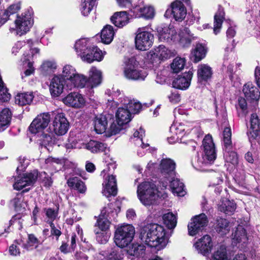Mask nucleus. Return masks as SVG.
Masks as SVG:
<instances>
[{
  "mask_svg": "<svg viewBox=\"0 0 260 260\" xmlns=\"http://www.w3.org/2000/svg\"><path fill=\"white\" fill-rule=\"evenodd\" d=\"M164 228L157 224H148L140 230L139 238L148 246L160 249L167 244Z\"/></svg>",
  "mask_w": 260,
  "mask_h": 260,
  "instance_id": "1",
  "label": "nucleus"
},
{
  "mask_svg": "<svg viewBox=\"0 0 260 260\" xmlns=\"http://www.w3.org/2000/svg\"><path fill=\"white\" fill-rule=\"evenodd\" d=\"M137 196L143 205L150 206L156 204L157 200L162 194L153 182H144L138 186Z\"/></svg>",
  "mask_w": 260,
  "mask_h": 260,
  "instance_id": "2",
  "label": "nucleus"
},
{
  "mask_svg": "<svg viewBox=\"0 0 260 260\" xmlns=\"http://www.w3.org/2000/svg\"><path fill=\"white\" fill-rule=\"evenodd\" d=\"M135 234L134 227L125 224L118 227L115 232L114 242L120 248L126 247L132 242Z\"/></svg>",
  "mask_w": 260,
  "mask_h": 260,
  "instance_id": "3",
  "label": "nucleus"
},
{
  "mask_svg": "<svg viewBox=\"0 0 260 260\" xmlns=\"http://www.w3.org/2000/svg\"><path fill=\"white\" fill-rule=\"evenodd\" d=\"M123 74L126 79L134 81L144 80L147 76V72L140 69L139 62L134 57L129 58L126 62Z\"/></svg>",
  "mask_w": 260,
  "mask_h": 260,
  "instance_id": "4",
  "label": "nucleus"
},
{
  "mask_svg": "<svg viewBox=\"0 0 260 260\" xmlns=\"http://www.w3.org/2000/svg\"><path fill=\"white\" fill-rule=\"evenodd\" d=\"M203 149L202 157L199 159V163L203 165L212 164L216 157V155L215 145L211 136L207 135L204 138Z\"/></svg>",
  "mask_w": 260,
  "mask_h": 260,
  "instance_id": "5",
  "label": "nucleus"
},
{
  "mask_svg": "<svg viewBox=\"0 0 260 260\" xmlns=\"http://www.w3.org/2000/svg\"><path fill=\"white\" fill-rule=\"evenodd\" d=\"M176 164L170 158H165L161 160L159 165L160 177L161 180H164L163 186L166 187L167 181H170L175 177Z\"/></svg>",
  "mask_w": 260,
  "mask_h": 260,
  "instance_id": "6",
  "label": "nucleus"
},
{
  "mask_svg": "<svg viewBox=\"0 0 260 260\" xmlns=\"http://www.w3.org/2000/svg\"><path fill=\"white\" fill-rule=\"evenodd\" d=\"M15 28H10V30H15L16 34L21 36L29 31L32 26L33 21L30 13L26 11L21 15H18L15 20Z\"/></svg>",
  "mask_w": 260,
  "mask_h": 260,
  "instance_id": "7",
  "label": "nucleus"
},
{
  "mask_svg": "<svg viewBox=\"0 0 260 260\" xmlns=\"http://www.w3.org/2000/svg\"><path fill=\"white\" fill-rule=\"evenodd\" d=\"M139 28L135 37V45L137 49L141 51L148 50L152 45L153 35L151 32Z\"/></svg>",
  "mask_w": 260,
  "mask_h": 260,
  "instance_id": "8",
  "label": "nucleus"
},
{
  "mask_svg": "<svg viewBox=\"0 0 260 260\" xmlns=\"http://www.w3.org/2000/svg\"><path fill=\"white\" fill-rule=\"evenodd\" d=\"M208 222L207 216L204 213L194 216L188 224L189 235L193 236L202 232Z\"/></svg>",
  "mask_w": 260,
  "mask_h": 260,
  "instance_id": "9",
  "label": "nucleus"
},
{
  "mask_svg": "<svg viewBox=\"0 0 260 260\" xmlns=\"http://www.w3.org/2000/svg\"><path fill=\"white\" fill-rule=\"evenodd\" d=\"M38 176L37 171L25 174L22 176H18L15 178V182L13 184V187L16 190H21L23 188L33 185L36 181Z\"/></svg>",
  "mask_w": 260,
  "mask_h": 260,
  "instance_id": "10",
  "label": "nucleus"
},
{
  "mask_svg": "<svg viewBox=\"0 0 260 260\" xmlns=\"http://www.w3.org/2000/svg\"><path fill=\"white\" fill-rule=\"evenodd\" d=\"M50 121V115L48 113L40 114L32 121L29 130L32 134H37L47 127Z\"/></svg>",
  "mask_w": 260,
  "mask_h": 260,
  "instance_id": "11",
  "label": "nucleus"
},
{
  "mask_svg": "<svg viewBox=\"0 0 260 260\" xmlns=\"http://www.w3.org/2000/svg\"><path fill=\"white\" fill-rule=\"evenodd\" d=\"M52 124L53 131L57 135H64L69 127V122L65 117L64 114L62 113L56 114Z\"/></svg>",
  "mask_w": 260,
  "mask_h": 260,
  "instance_id": "12",
  "label": "nucleus"
},
{
  "mask_svg": "<svg viewBox=\"0 0 260 260\" xmlns=\"http://www.w3.org/2000/svg\"><path fill=\"white\" fill-rule=\"evenodd\" d=\"M131 12L135 17H143L146 19L153 18L155 15L154 9L150 6H136L131 9Z\"/></svg>",
  "mask_w": 260,
  "mask_h": 260,
  "instance_id": "13",
  "label": "nucleus"
},
{
  "mask_svg": "<svg viewBox=\"0 0 260 260\" xmlns=\"http://www.w3.org/2000/svg\"><path fill=\"white\" fill-rule=\"evenodd\" d=\"M32 41L31 40H28L26 46L29 49V53H25L23 54L24 60L23 62H25L27 63V67L28 68L24 72L25 76L30 75L34 73V69L32 67V62L31 61V59L33 57L34 55L39 52V49L37 48H32Z\"/></svg>",
  "mask_w": 260,
  "mask_h": 260,
  "instance_id": "14",
  "label": "nucleus"
},
{
  "mask_svg": "<svg viewBox=\"0 0 260 260\" xmlns=\"http://www.w3.org/2000/svg\"><path fill=\"white\" fill-rule=\"evenodd\" d=\"M104 189L103 193L107 197L111 196H115L117 194V182L115 176L108 175L105 178L103 184Z\"/></svg>",
  "mask_w": 260,
  "mask_h": 260,
  "instance_id": "15",
  "label": "nucleus"
},
{
  "mask_svg": "<svg viewBox=\"0 0 260 260\" xmlns=\"http://www.w3.org/2000/svg\"><path fill=\"white\" fill-rule=\"evenodd\" d=\"M198 252L206 255L211 252L212 247L211 238L208 235H206L199 239L194 244Z\"/></svg>",
  "mask_w": 260,
  "mask_h": 260,
  "instance_id": "16",
  "label": "nucleus"
},
{
  "mask_svg": "<svg viewBox=\"0 0 260 260\" xmlns=\"http://www.w3.org/2000/svg\"><path fill=\"white\" fill-rule=\"evenodd\" d=\"M64 79L60 76H55L50 82L49 90L52 96L57 97L63 92Z\"/></svg>",
  "mask_w": 260,
  "mask_h": 260,
  "instance_id": "17",
  "label": "nucleus"
},
{
  "mask_svg": "<svg viewBox=\"0 0 260 260\" xmlns=\"http://www.w3.org/2000/svg\"><path fill=\"white\" fill-rule=\"evenodd\" d=\"M63 102L72 107L81 108L84 105L85 100L81 94L72 92L63 99Z\"/></svg>",
  "mask_w": 260,
  "mask_h": 260,
  "instance_id": "18",
  "label": "nucleus"
},
{
  "mask_svg": "<svg viewBox=\"0 0 260 260\" xmlns=\"http://www.w3.org/2000/svg\"><path fill=\"white\" fill-rule=\"evenodd\" d=\"M192 77V72L188 71L184 73L182 76H179L173 81V87L180 89L187 88L190 85Z\"/></svg>",
  "mask_w": 260,
  "mask_h": 260,
  "instance_id": "19",
  "label": "nucleus"
},
{
  "mask_svg": "<svg viewBox=\"0 0 260 260\" xmlns=\"http://www.w3.org/2000/svg\"><path fill=\"white\" fill-rule=\"evenodd\" d=\"M102 80V72L94 67L91 68L89 71L87 79V88H93L99 85Z\"/></svg>",
  "mask_w": 260,
  "mask_h": 260,
  "instance_id": "20",
  "label": "nucleus"
},
{
  "mask_svg": "<svg viewBox=\"0 0 260 260\" xmlns=\"http://www.w3.org/2000/svg\"><path fill=\"white\" fill-rule=\"evenodd\" d=\"M151 54V59L154 61L167 59L172 56V53L164 45H159L154 49Z\"/></svg>",
  "mask_w": 260,
  "mask_h": 260,
  "instance_id": "21",
  "label": "nucleus"
},
{
  "mask_svg": "<svg viewBox=\"0 0 260 260\" xmlns=\"http://www.w3.org/2000/svg\"><path fill=\"white\" fill-rule=\"evenodd\" d=\"M80 149H86L92 153H98L100 152L106 151L107 145L95 140H90L88 142L82 143L81 146L78 147Z\"/></svg>",
  "mask_w": 260,
  "mask_h": 260,
  "instance_id": "22",
  "label": "nucleus"
},
{
  "mask_svg": "<svg viewBox=\"0 0 260 260\" xmlns=\"http://www.w3.org/2000/svg\"><path fill=\"white\" fill-rule=\"evenodd\" d=\"M243 92L247 100L257 101L259 99L258 89L251 82H248L243 86Z\"/></svg>",
  "mask_w": 260,
  "mask_h": 260,
  "instance_id": "23",
  "label": "nucleus"
},
{
  "mask_svg": "<svg viewBox=\"0 0 260 260\" xmlns=\"http://www.w3.org/2000/svg\"><path fill=\"white\" fill-rule=\"evenodd\" d=\"M210 260H230L228 258L226 247L223 245L218 247L217 250L214 253L212 258ZM233 260H247L245 255L238 254L235 256Z\"/></svg>",
  "mask_w": 260,
  "mask_h": 260,
  "instance_id": "24",
  "label": "nucleus"
},
{
  "mask_svg": "<svg viewBox=\"0 0 260 260\" xmlns=\"http://www.w3.org/2000/svg\"><path fill=\"white\" fill-rule=\"evenodd\" d=\"M250 135L260 144V126L258 116L254 113L251 115Z\"/></svg>",
  "mask_w": 260,
  "mask_h": 260,
  "instance_id": "25",
  "label": "nucleus"
},
{
  "mask_svg": "<svg viewBox=\"0 0 260 260\" xmlns=\"http://www.w3.org/2000/svg\"><path fill=\"white\" fill-rule=\"evenodd\" d=\"M174 18L176 20H182L186 16V10L182 2L176 1L172 3Z\"/></svg>",
  "mask_w": 260,
  "mask_h": 260,
  "instance_id": "26",
  "label": "nucleus"
},
{
  "mask_svg": "<svg viewBox=\"0 0 260 260\" xmlns=\"http://www.w3.org/2000/svg\"><path fill=\"white\" fill-rule=\"evenodd\" d=\"M177 35L173 27H164L159 31L158 37L161 41L170 42H175Z\"/></svg>",
  "mask_w": 260,
  "mask_h": 260,
  "instance_id": "27",
  "label": "nucleus"
},
{
  "mask_svg": "<svg viewBox=\"0 0 260 260\" xmlns=\"http://www.w3.org/2000/svg\"><path fill=\"white\" fill-rule=\"evenodd\" d=\"M109 207H105L102 211L99 218L97 220V224L99 228L102 231H106L109 229L111 219L110 213L108 212Z\"/></svg>",
  "mask_w": 260,
  "mask_h": 260,
  "instance_id": "28",
  "label": "nucleus"
},
{
  "mask_svg": "<svg viewBox=\"0 0 260 260\" xmlns=\"http://www.w3.org/2000/svg\"><path fill=\"white\" fill-rule=\"evenodd\" d=\"M111 20L116 26L122 27L128 23L129 18L126 11H121L115 13Z\"/></svg>",
  "mask_w": 260,
  "mask_h": 260,
  "instance_id": "29",
  "label": "nucleus"
},
{
  "mask_svg": "<svg viewBox=\"0 0 260 260\" xmlns=\"http://www.w3.org/2000/svg\"><path fill=\"white\" fill-rule=\"evenodd\" d=\"M91 45L87 39L82 38L76 42L74 48L78 55L80 56L81 58H82V56L88 51V49L91 47Z\"/></svg>",
  "mask_w": 260,
  "mask_h": 260,
  "instance_id": "30",
  "label": "nucleus"
},
{
  "mask_svg": "<svg viewBox=\"0 0 260 260\" xmlns=\"http://www.w3.org/2000/svg\"><path fill=\"white\" fill-rule=\"evenodd\" d=\"M107 119L105 115L100 114L95 116L94 120V127L96 133H104L107 129Z\"/></svg>",
  "mask_w": 260,
  "mask_h": 260,
  "instance_id": "31",
  "label": "nucleus"
},
{
  "mask_svg": "<svg viewBox=\"0 0 260 260\" xmlns=\"http://www.w3.org/2000/svg\"><path fill=\"white\" fill-rule=\"evenodd\" d=\"M120 99H121L120 101L121 104L129 110L131 113H137L140 111L142 108L141 104L139 102L131 100L128 97H124L122 99L120 97Z\"/></svg>",
  "mask_w": 260,
  "mask_h": 260,
  "instance_id": "32",
  "label": "nucleus"
},
{
  "mask_svg": "<svg viewBox=\"0 0 260 260\" xmlns=\"http://www.w3.org/2000/svg\"><path fill=\"white\" fill-rule=\"evenodd\" d=\"M116 117L118 123L126 124L131 120V113L126 108H118L116 113Z\"/></svg>",
  "mask_w": 260,
  "mask_h": 260,
  "instance_id": "33",
  "label": "nucleus"
},
{
  "mask_svg": "<svg viewBox=\"0 0 260 260\" xmlns=\"http://www.w3.org/2000/svg\"><path fill=\"white\" fill-rule=\"evenodd\" d=\"M212 71L211 68L207 64H202L198 66V81L202 82L207 81L211 77Z\"/></svg>",
  "mask_w": 260,
  "mask_h": 260,
  "instance_id": "34",
  "label": "nucleus"
},
{
  "mask_svg": "<svg viewBox=\"0 0 260 260\" xmlns=\"http://www.w3.org/2000/svg\"><path fill=\"white\" fill-rule=\"evenodd\" d=\"M170 183V187L172 192L174 194H176L178 196L183 197L185 194V191L184 189V184L180 182V180L175 177L170 181H167V182Z\"/></svg>",
  "mask_w": 260,
  "mask_h": 260,
  "instance_id": "35",
  "label": "nucleus"
},
{
  "mask_svg": "<svg viewBox=\"0 0 260 260\" xmlns=\"http://www.w3.org/2000/svg\"><path fill=\"white\" fill-rule=\"evenodd\" d=\"M114 30L112 26L106 25L101 31V41L104 44H109L113 40Z\"/></svg>",
  "mask_w": 260,
  "mask_h": 260,
  "instance_id": "36",
  "label": "nucleus"
},
{
  "mask_svg": "<svg viewBox=\"0 0 260 260\" xmlns=\"http://www.w3.org/2000/svg\"><path fill=\"white\" fill-rule=\"evenodd\" d=\"M11 120V112L8 108L4 109L0 113V132L7 128Z\"/></svg>",
  "mask_w": 260,
  "mask_h": 260,
  "instance_id": "37",
  "label": "nucleus"
},
{
  "mask_svg": "<svg viewBox=\"0 0 260 260\" xmlns=\"http://www.w3.org/2000/svg\"><path fill=\"white\" fill-rule=\"evenodd\" d=\"M215 229L216 231L220 235H225L230 232V222L224 218L217 219Z\"/></svg>",
  "mask_w": 260,
  "mask_h": 260,
  "instance_id": "38",
  "label": "nucleus"
},
{
  "mask_svg": "<svg viewBox=\"0 0 260 260\" xmlns=\"http://www.w3.org/2000/svg\"><path fill=\"white\" fill-rule=\"evenodd\" d=\"M207 53V48L203 44L198 43L194 49L192 51V54L194 57V61L199 62L204 58Z\"/></svg>",
  "mask_w": 260,
  "mask_h": 260,
  "instance_id": "39",
  "label": "nucleus"
},
{
  "mask_svg": "<svg viewBox=\"0 0 260 260\" xmlns=\"http://www.w3.org/2000/svg\"><path fill=\"white\" fill-rule=\"evenodd\" d=\"M224 19V12L223 9L219 7L218 11L214 15V32L215 35L219 32Z\"/></svg>",
  "mask_w": 260,
  "mask_h": 260,
  "instance_id": "40",
  "label": "nucleus"
},
{
  "mask_svg": "<svg viewBox=\"0 0 260 260\" xmlns=\"http://www.w3.org/2000/svg\"><path fill=\"white\" fill-rule=\"evenodd\" d=\"M34 98L32 92H24L18 93L15 96L16 104L23 106L30 104Z\"/></svg>",
  "mask_w": 260,
  "mask_h": 260,
  "instance_id": "41",
  "label": "nucleus"
},
{
  "mask_svg": "<svg viewBox=\"0 0 260 260\" xmlns=\"http://www.w3.org/2000/svg\"><path fill=\"white\" fill-rule=\"evenodd\" d=\"M145 247L138 243H133L128 246L127 250V253L132 256L138 257L144 253Z\"/></svg>",
  "mask_w": 260,
  "mask_h": 260,
  "instance_id": "42",
  "label": "nucleus"
},
{
  "mask_svg": "<svg viewBox=\"0 0 260 260\" xmlns=\"http://www.w3.org/2000/svg\"><path fill=\"white\" fill-rule=\"evenodd\" d=\"M236 209L235 203L230 200H225L218 206L219 211L226 214H232Z\"/></svg>",
  "mask_w": 260,
  "mask_h": 260,
  "instance_id": "43",
  "label": "nucleus"
},
{
  "mask_svg": "<svg viewBox=\"0 0 260 260\" xmlns=\"http://www.w3.org/2000/svg\"><path fill=\"white\" fill-rule=\"evenodd\" d=\"M67 183L70 187L78 190L80 193H84L86 191V188L84 183L77 177L70 178Z\"/></svg>",
  "mask_w": 260,
  "mask_h": 260,
  "instance_id": "44",
  "label": "nucleus"
},
{
  "mask_svg": "<svg viewBox=\"0 0 260 260\" xmlns=\"http://www.w3.org/2000/svg\"><path fill=\"white\" fill-rule=\"evenodd\" d=\"M193 39V37L190 30L185 27L180 34V44L183 47H188Z\"/></svg>",
  "mask_w": 260,
  "mask_h": 260,
  "instance_id": "45",
  "label": "nucleus"
},
{
  "mask_svg": "<svg viewBox=\"0 0 260 260\" xmlns=\"http://www.w3.org/2000/svg\"><path fill=\"white\" fill-rule=\"evenodd\" d=\"M144 130L140 127L139 130L135 131L133 134V137H131V140L135 142L136 145H140L142 148H146L149 146L148 144H144L143 142L142 139L144 135Z\"/></svg>",
  "mask_w": 260,
  "mask_h": 260,
  "instance_id": "46",
  "label": "nucleus"
},
{
  "mask_svg": "<svg viewBox=\"0 0 260 260\" xmlns=\"http://www.w3.org/2000/svg\"><path fill=\"white\" fill-rule=\"evenodd\" d=\"M71 82L75 87L78 88L87 87V79L83 75L77 73Z\"/></svg>",
  "mask_w": 260,
  "mask_h": 260,
  "instance_id": "47",
  "label": "nucleus"
},
{
  "mask_svg": "<svg viewBox=\"0 0 260 260\" xmlns=\"http://www.w3.org/2000/svg\"><path fill=\"white\" fill-rule=\"evenodd\" d=\"M164 224L169 229H174L177 224V219L172 212H168L164 214L162 216Z\"/></svg>",
  "mask_w": 260,
  "mask_h": 260,
  "instance_id": "48",
  "label": "nucleus"
},
{
  "mask_svg": "<svg viewBox=\"0 0 260 260\" xmlns=\"http://www.w3.org/2000/svg\"><path fill=\"white\" fill-rule=\"evenodd\" d=\"M230 147L228 149L225 148V153L224 154V157L225 161L227 162H230L233 165H236L238 162V157L237 154L234 151H231Z\"/></svg>",
  "mask_w": 260,
  "mask_h": 260,
  "instance_id": "49",
  "label": "nucleus"
},
{
  "mask_svg": "<svg viewBox=\"0 0 260 260\" xmlns=\"http://www.w3.org/2000/svg\"><path fill=\"white\" fill-rule=\"evenodd\" d=\"M77 71L74 67L71 65H66L62 69L61 77L64 80H71L77 73Z\"/></svg>",
  "mask_w": 260,
  "mask_h": 260,
  "instance_id": "50",
  "label": "nucleus"
},
{
  "mask_svg": "<svg viewBox=\"0 0 260 260\" xmlns=\"http://www.w3.org/2000/svg\"><path fill=\"white\" fill-rule=\"evenodd\" d=\"M95 0H82L81 11L83 15L87 16L95 6Z\"/></svg>",
  "mask_w": 260,
  "mask_h": 260,
  "instance_id": "51",
  "label": "nucleus"
},
{
  "mask_svg": "<svg viewBox=\"0 0 260 260\" xmlns=\"http://www.w3.org/2000/svg\"><path fill=\"white\" fill-rule=\"evenodd\" d=\"M233 236V239L236 240L238 242L245 243L247 240L246 231L241 225L238 226Z\"/></svg>",
  "mask_w": 260,
  "mask_h": 260,
  "instance_id": "52",
  "label": "nucleus"
},
{
  "mask_svg": "<svg viewBox=\"0 0 260 260\" xmlns=\"http://www.w3.org/2000/svg\"><path fill=\"white\" fill-rule=\"evenodd\" d=\"M56 69V62L52 60H46L42 63L41 70L42 72L47 75L50 74Z\"/></svg>",
  "mask_w": 260,
  "mask_h": 260,
  "instance_id": "53",
  "label": "nucleus"
},
{
  "mask_svg": "<svg viewBox=\"0 0 260 260\" xmlns=\"http://www.w3.org/2000/svg\"><path fill=\"white\" fill-rule=\"evenodd\" d=\"M185 63V61L184 58L176 57L173 60L171 67L174 73H177L184 68Z\"/></svg>",
  "mask_w": 260,
  "mask_h": 260,
  "instance_id": "54",
  "label": "nucleus"
},
{
  "mask_svg": "<svg viewBox=\"0 0 260 260\" xmlns=\"http://www.w3.org/2000/svg\"><path fill=\"white\" fill-rule=\"evenodd\" d=\"M92 51H93V55H89L88 54V58H86V62L91 63L94 60L98 61H101L103 58V55L102 51L96 47H92Z\"/></svg>",
  "mask_w": 260,
  "mask_h": 260,
  "instance_id": "55",
  "label": "nucleus"
},
{
  "mask_svg": "<svg viewBox=\"0 0 260 260\" xmlns=\"http://www.w3.org/2000/svg\"><path fill=\"white\" fill-rule=\"evenodd\" d=\"M232 132L230 127H225L223 132V141L224 148L226 149L232 147Z\"/></svg>",
  "mask_w": 260,
  "mask_h": 260,
  "instance_id": "56",
  "label": "nucleus"
},
{
  "mask_svg": "<svg viewBox=\"0 0 260 260\" xmlns=\"http://www.w3.org/2000/svg\"><path fill=\"white\" fill-rule=\"evenodd\" d=\"M44 211L48 218L47 222L49 224L50 222H53L57 216V211L52 208H45Z\"/></svg>",
  "mask_w": 260,
  "mask_h": 260,
  "instance_id": "57",
  "label": "nucleus"
},
{
  "mask_svg": "<svg viewBox=\"0 0 260 260\" xmlns=\"http://www.w3.org/2000/svg\"><path fill=\"white\" fill-rule=\"evenodd\" d=\"M11 94L6 87L0 89V102H7L10 100Z\"/></svg>",
  "mask_w": 260,
  "mask_h": 260,
  "instance_id": "58",
  "label": "nucleus"
},
{
  "mask_svg": "<svg viewBox=\"0 0 260 260\" xmlns=\"http://www.w3.org/2000/svg\"><path fill=\"white\" fill-rule=\"evenodd\" d=\"M20 8L21 4L19 2L11 5L7 10L5 11V12L7 13V15L10 17L11 15L16 13L20 9Z\"/></svg>",
  "mask_w": 260,
  "mask_h": 260,
  "instance_id": "59",
  "label": "nucleus"
},
{
  "mask_svg": "<svg viewBox=\"0 0 260 260\" xmlns=\"http://www.w3.org/2000/svg\"><path fill=\"white\" fill-rule=\"evenodd\" d=\"M29 160L25 157H20L19 158V165L17 168V171L18 172L23 171L28 166Z\"/></svg>",
  "mask_w": 260,
  "mask_h": 260,
  "instance_id": "60",
  "label": "nucleus"
},
{
  "mask_svg": "<svg viewBox=\"0 0 260 260\" xmlns=\"http://www.w3.org/2000/svg\"><path fill=\"white\" fill-rule=\"evenodd\" d=\"M38 242V239L32 234L28 235V241L27 244L24 245V247L27 250L30 249V247H32L35 244Z\"/></svg>",
  "mask_w": 260,
  "mask_h": 260,
  "instance_id": "61",
  "label": "nucleus"
},
{
  "mask_svg": "<svg viewBox=\"0 0 260 260\" xmlns=\"http://www.w3.org/2000/svg\"><path fill=\"white\" fill-rule=\"evenodd\" d=\"M124 124H119L117 121V123H113L110 127V132L112 135H116L120 132L123 129L122 126Z\"/></svg>",
  "mask_w": 260,
  "mask_h": 260,
  "instance_id": "62",
  "label": "nucleus"
},
{
  "mask_svg": "<svg viewBox=\"0 0 260 260\" xmlns=\"http://www.w3.org/2000/svg\"><path fill=\"white\" fill-rule=\"evenodd\" d=\"M107 258L106 260H121L120 254L115 250H112L110 252L106 254Z\"/></svg>",
  "mask_w": 260,
  "mask_h": 260,
  "instance_id": "63",
  "label": "nucleus"
},
{
  "mask_svg": "<svg viewBox=\"0 0 260 260\" xmlns=\"http://www.w3.org/2000/svg\"><path fill=\"white\" fill-rule=\"evenodd\" d=\"M25 43L23 41H18L16 42L12 49V52L13 54L16 55L19 50L23 46H25Z\"/></svg>",
  "mask_w": 260,
  "mask_h": 260,
  "instance_id": "64",
  "label": "nucleus"
}]
</instances>
